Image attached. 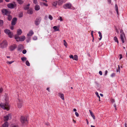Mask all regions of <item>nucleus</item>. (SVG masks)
Masks as SVG:
<instances>
[{
	"instance_id": "1",
	"label": "nucleus",
	"mask_w": 127,
	"mask_h": 127,
	"mask_svg": "<svg viewBox=\"0 0 127 127\" xmlns=\"http://www.w3.org/2000/svg\"><path fill=\"white\" fill-rule=\"evenodd\" d=\"M8 99V97H7L5 99L6 101L5 103L2 102L0 103V107L6 110L7 111L9 110L10 108V105L7 102Z\"/></svg>"
},
{
	"instance_id": "2",
	"label": "nucleus",
	"mask_w": 127,
	"mask_h": 127,
	"mask_svg": "<svg viewBox=\"0 0 127 127\" xmlns=\"http://www.w3.org/2000/svg\"><path fill=\"white\" fill-rule=\"evenodd\" d=\"M14 37L15 39L17 42L19 41H23L26 38L25 36L24 35L19 37V36L17 35H14Z\"/></svg>"
},
{
	"instance_id": "3",
	"label": "nucleus",
	"mask_w": 127,
	"mask_h": 127,
	"mask_svg": "<svg viewBox=\"0 0 127 127\" xmlns=\"http://www.w3.org/2000/svg\"><path fill=\"white\" fill-rule=\"evenodd\" d=\"M7 46V42L6 40L3 41L0 43V47L2 49H3L6 47Z\"/></svg>"
},
{
	"instance_id": "4",
	"label": "nucleus",
	"mask_w": 127,
	"mask_h": 127,
	"mask_svg": "<svg viewBox=\"0 0 127 127\" xmlns=\"http://www.w3.org/2000/svg\"><path fill=\"white\" fill-rule=\"evenodd\" d=\"M4 32L8 35L9 37L11 38L13 36V33L11 32L10 30L7 29H6L4 30Z\"/></svg>"
},
{
	"instance_id": "5",
	"label": "nucleus",
	"mask_w": 127,
	"mask_h": 127,
	"mask_svg": "<svg viewBox=\"0 0 127 127\" xmlns=\"http://www.w3.org/2000/svg\"><path fill=\"white\" fill-rule=\"evenodd\" d=\"M23 101L22 99H18L17 106L18 108H21L23 106Z\"/></svg>"
},
{
	"instance_id": "6",
	"label": "nucleus",
	"mask_w": 127,
	"mask_h": 127,
	"mask_svg": "<svg viewBox=\"0 0 127 127\" xmlns=\"http://www.w3.org/2000/svg\"><path fill=\"white\" fill-rule=\"evenodd\" d=\"M27 120L26 117L22 116L20 118V121L23 124L26 123L27 122Z\"/></svg>"
},
{
	"instance_id": "7",
	"label": "nucleus",
	"mask_w": 127,
	"mask_h": 127,
	"mask_svg": "<svg viewBox=\"0 0 127 127\" xmlns=\"http://www.w3.org/2000/svg\"><path fill=\"white\" fill-rule=\"evenodd\" d=\"M16 4L15 2H14L13 3H10L8 4L7 6L9 8L12 9L14 7L16 6Z\"/></svg>"
},
{
	"instance_id": "8",
	"label": "nucleus",
	"mask_w": 127,
	"mask_h": 127,
	"mask_svg": "<svg viewBox=\"0 0 127 127\" xmlns=\"http://www.w3.org/2000/svg\"><path fill=\"white\" fill-rule=\"evenodd\" d=\"M71 6V4L70 3H68L64 4L63 7L64 9H70Z\"/></svg>"
},
{
	"instance_id": "9",
	"label": "nucleus",
	"mask_w": 127,
	"mask_h": 127,
	"mask_svg": "<svg viewBox=\"0 0 127 127\" xmlns=\"http://www.w3.org/2000/svg\"><path fill=\"white\" fill-rule=\"evenodd\" d=\"M2 12L3 15H8L10 13V12L8 11L7 9H3L1 10Z\"/></svg>"
},
{
	"instance_id": "10",
	"label": "nucleus",
	"mask_w": 127,
	"mask_h": 127,
	"mask_svg": "<svg viewBox=\"0 0 127 127\" xmlns=\"http://www.w3.org/2000/svg\"><path fill=\"white\" fill-rule=\"evenodd\" d=\"M11 118V116L10 114H8L7 115L5 116L4 117V120L7 121L8 120H10Z\"/></svg>"
},
{
	"instance_id": "11",
	"label": "nucleus",
	"mask_w": 127,
	"mask_h": 127,
	"mask_svg": "<svg viewBox=\"0 0 127 127\" xmlns=\"http://www.w3.org/2000/svg\"><path fill=\"white\" fill-rule=\"evenodd\" d=\"M41 21V18L40 17L37 18L35 21V24L36 25H38L40 24Z\"/></svg>"
},
{
	"instance_id": "12",
	"label": "nucleus",
	"mask_w": 127,
	"mask_h": 127,
	"mask_svg": "<svg viewBox=\"0 0 127 127\" xmlns=\"http://www.w3.org/2000/svg\"><path fill=\"white\" fill-rule=\"evenodd\" d=\"M125 38V35L124 33H122L120 35V38L123 43L124 42V40Z\"/></svg>"
},
{
	"instance_id": "13",
	"label": "nucleus",
	"mask_w": 127,
	"mask_h": 127,
	"mask_svg": "<svg viewBox=\"0 0 127 127\" xmlns=\"http://www.w3.org/2000/svg\"><path fill=\"white\" fill-rule=\"evenodd\" d=\"M17 46L15 45L10 46L9 48L10 50L11 51H13L16 48Z\"/></svg>"
},
{
	"instance_id": "14",
	"label": "nucleus",
	"mask_w": 127,
	"mask_h": 127,
	"mask_svg": "<svg viewBox=\"0 0 127 127\" xmlns=\"http://www.w3.org/2000/svg\"><path fill=\"white\" fill-rule=\"evenodd\" d=\"M17 20V18H14L12 19L11 22L12 25H14L16 24Z\"/></svg>"
},
{
	"instance_id": "15",
	"label": "nucleus",
	"mask_w": 127,
	"mask_h": 127,
	"mask_svg": "<svg viewBox=\"0 0 127 127\" xmlns=\"http://www.w3.org/2000/svg\"><path fill=\"white\" fill-rule=\"evenodd\" d=\"M34 34V32L32 30H31L27 34V35L28 36H31L33 35Z\"/></svg>"
},
{
	"instance_id": "16",
	"label": "nucleus",
	"mask_w": 127,
	"mask_h": 127,
	"mask_svg": "<svg viewBox=\"0 0 127 127\" xmlns=\"http://www.w3.org/2000/svg\"><path fill=\"white\" fill-rule=\"evenodd\" d=\"M22 30L20 29H18L17 31V35L19 36L22 33Z\"/></svg>"
},
{
	"instance_id": "17",
	"label": "nucleus",
	"mask_w": 127,
	"mask_h": 127,
	"mask_svg": "<svg viewBox=\"0 0 127 127\" xmlns=\"http://www.w3.org/2000/svg\"><path fill=\"white\" fill-rule=\"evenodd\" d=\"M8 127V123L7 121H6L2 125V126L1 127Z\"/></svg>"
},
{
	"instance_id": "18",
	"label": "nucleus",
	"mask_w": 127,
	"mask_h": 127,
	"mask_svg": "<svg viewBox=\"0 0 127 127\" xmlns=\"http://www.w3.org/2000/svg\"><path fill=\"white\" fill-rule=\"evenodd\" d=\"M59 95L60 97L63 100H64V95L62 94L59 93L58 94Z\"/></svg>"
},
{
	"instance_id": "19",
	"label": "nucleus",
	"mask_w": 127,
	"mask_h": 127,
	"mask_svg": "<svg viewBox=\"0 0 127 127\" xmlns=\"http://www.w3.org/2000/svg\"><path fill=\"white\" fill-rule=\"evenodd\" d=\"M35 9L36 10L38 11L40 9V7L39 5L37 4H36L35 7Z\"/></svg>"
},
{
	"instance_id": "20",
	"label": "nucleus",
	"mask_w": 127,
	"mask_h": 127,
	"mask_svg": "<svg viewBox=\"0 0 127 127\" xmlns=\"http://www.w3.org/2000/svg\"><path fill=\"white\" fill-rule=\"evenodd\" d=\"M64 2V0H59L58 4L59 5H62Z\"/></svg>"
},
{
	"instance_id": "21",
	"label": "nucleus",
	"mask_w": 127,
	"mask_h": 127,
	"mask_svg": "<svg viewBox=\"0 0 127 127\" xmlns=\"http://www.w3.org/2000/svg\"><path fill=\"white\" fill-rule=\"evenodd\" d=\"M53 28L55 31H59V28L57 26H55L53 27Z\"/></svg>"
},
{
	"instance_id": "22",
	"label": "nucleus",
	"mask_w": 127,
	"mask_h": 127,
	"mask_svg": "<svg viewBox=\"0 0 127 127\" xmlns=\"http://www.w3.org/2000/svg\"><path fill=\"white\" fill-rule=\"evenodd\" d=\"M33 12V10L32 9H29L27 12L28 13L30 14H32Z\"/></svg>"
},
{
	"instance_id": "23",
	"label": "nucleus",
	"mask_w": 127,
	"mask_h": 127,
	"mask_svg": "<svg viewBox=\"0 0 127 127\" xmlns=\"http://www.w3.org/2000/svg\"><path fill=\"white\" fill-rule=\"evenodd\" d=\"M91 116L93 118L94 120L95 119V117L94 115L93 114V113L90 110H89Z\"/></svg>"
},
{
	"instance_id": "24",
	"label": "nucleus",
	"mask_w": 127,
	"mask_h": 127,
	"mask_svg": "<svg viewBox=\"0 0 127 127\" xmlns=\"http://www.w3.org/2000/svg\"><path fill=\"white\" fill-rule=\"evenodd\" d=\"M115 10L118 14V8L117 5V4H115Z\"/></svg>"
},
{
	"instance_id": "25",
	"label": "nucleus",
	"mask_w": 127,
	"mask_h": 127,
	"mask_svg": "<svg viewBox=\"0 0 127 127\" xmlns=\"http://www.w3.org/2000/svg\"><path fill=\"white\" fill-rule=\"evenodd\" d=\"M18 3L21 4L24 3V1L23 0H17Z\"/></svg>"
},
{
	"instance_id": "26",
	"label": "nucleus",
	"mask_w": 127,
	"mask_h": 127,
	"mask_svg": "<svg viewBox=\"0 0 127 127\" xmlns=\"http://www.w3.org/2000/svg\"><path fill=\"white\" fill-rule=\"evenodd\" d=\"M73 60L77 61L78 60V56L76 55H75L73 57Z\"/></svg>"
},
{
	"instance_id": "27",
	"label": "nucleus",
	"mask_w": 127,
	"mask_h": 127,
	"mask_svg": "<svg viewBox=\"0 0 127 127\" xmlns=\"http://www.w3.org/2000/svg\"><path fill=\"white\" fill-rule=\"evenodd\" d=\"M21 59L22 61L24 62L26 60L27 58L25 57H23L21 58Z\"/></svg>"
},
{
	"instance_id": "28",
	"label": "nucleus",
	"mask_w": 127,
	"mask_h": 127,
	"mask_svg": "<svg viewBox=\"0 0 127 127\" xmlns=\"http://www.w3.org/2000/svg\"><path fill=\"white\" fill-rule=\"evenodd\" d=\"M98 33L99 34V36L100 37V38H99V40H100L102 38V35L101 34V33L100 32H99Z\"/></svg>"
},
{
	"instance_id": "29",
	"label": "nucleus",
	"mask_w": 127,
	"mask_h": 127,
	"mask_svg": "<svg viewBox=\"0 0 127 127\" xmlns=\"http://www.w3.org/2000/svg\"><path fill=\"white\" fill-rule=\"evenodd\" d=\"M11 127H18L17 125L15 124H11L10 125Z\"/></svg>"
},
{
	"instance_id": "30",
	"label": "nucleus",
	"mask_w": 127,
	"mask_h": 127,
	"mask_svg": "<svg viewBox=\"0 0 127 127\" xmlns=\"http://www.w3.org/2000/svg\"><path fill=\"white\" fill-rule=\"evenodd\" d=\"M114 40L116 42H117L118 43L119 42L117 37L116 36L114 37Z\"/></svg>"
},
{
	"instance_id": "31",
	"label": "nucleus",
	"mask_w": 127,
	"mask_h": 127,
	"mask_svg": "<svg viewBox=\"0 0 127 127\" xmlns=\"http://www.w3.org/2000/svg\"><path fill=\"white\" fill-rule=\"evenodd\" d=\"M30 5V4H29L27 5L25 7L24 9L26 10H27L29 9Z\"/></svg>"
},
{
	"instance_id": "32",
	"label": "nucleus",
	"mask_w": 127,
	"mask_h": 127,
	"mask_svg": "<svg viewBox=\"0 0 127 127\" xmlns=\"http://www.w3.org/2000/svg\"><path fill=\"white\" fill-rule=\"evenodd\" d=\"M64 45L66 47H67V42H66L65 40H64Z\"/></svg>"
},
{
	"instance_id": "33",
	"label": "nucleus",
	"mask_w": 127,
	"mask_h": 127,
	"mask_svg": "<svg viewBox=\"0 0 127 127\" xmlns=\"http://www.w3.org/2000/svg\"><path fill=\"white\" fill-rule=\"evenodd\" d=\"M26 64L28 66H29L30 65V64L28 61H26Z\"/></svg>"
},
{
	"instance_id": "34",
	"label": "nucleus",
	"mask_w": 127,
	"mask_h": 127,
	"mask_svg": "<svg viewBox=\"0 0 127 127\" xmlns=\"http://www.w3.org/2000/svg\"><path fill=\"white\" fill-rule=\"evenodd\" d=\"M14 62V61H7L6 62V63L8 64H11L12 63Z\"/></svg>"
},
{
	"instance_id": "35",
	"label": "nucleus",
	"mask_w": 127,
	"mask_h": 127,
	"mask_svg": "<svg viewBox=\"0 0 127 127\" xmlns=\"http://www.w3.org/2000/svg\"><path fill=\"white\" fill-rule=\"evenodd\" d=\"M57 3V1H55L53 2V5L55 7H56Z\"/></svg>"
},
{
	"instance_id": "36",
	"label": "nucleus",
	"mask_w": 127,
	"mask_h": 127,
	"mask_svg": "<svg viewBox=\"0 0 127 127\" xmlns=\"http://www.w3.org/2000/svg\"><path fill=\"white\" fill-rule=\"evenodd\" d=\"M8 15V19L10 21L11 20L12 18V17L10 15Z\"/></svg>"
},
{
	"instance_id": "37",
	"label": "nucleus",
	"mask_w": 127,
	"mask_h": 127,
	"mask_svg": "<svg viewBox=\"0 0 127 127\" xmlns=\"http://www.w3.org/2000/svg\"><path fill=\"white\" fill-rule=\"evenodd\" d=\"M3 20H0V26H2L3 24Z\"/></svg>"
},
{
	"instance_id": "38",
	"label": "nucleus",
	"mask_w": 127,
	"mask_h": 127,
	"mask_svg": "<svg viewBox=\"0 0 127 127\" xmlns=\"http://www.w3.org/2000/svg\"><path fill=\"white\" fill-rule=\"evenodd\" d=\"M58 20H60L61 21H63V20L62 19V17L60 16L59 17Z\"/></svg>"
},
{
	"instance_id": "39",
	"label": "nucleus",
	"mask_w": 127,
	"mask_h": 127,
	"mask_svg": "<svg viewBox=\"0 0 127 127\" xmlns=\"http://www.w3.org/2000/svg\"><path fill=\"white\" fill-rule=\"evenodd\" d=\"M48 18H49L51 20H53V17H52V16L50 15H49V16H48Z\"/></svg>"
},
{
	"instance_id": "40",
	"label": "nucleus",
	"mask_w": 127,
	"mask_h": 127,
	"mask_svg": "<svg viewBox=\"0 0 127 127\" xmlns=\"http://www.w3.org/2000/svg\"><path fill=\"white\" fill-rule=\"evenodd\" d=\"M95 94L97 96V97H98L99 98V99H100V97L98 95V93L97 92H95Z\"/></svg>"
},
{
	"instance_id": "41",
	"label": "nucleus",
	"mask_w": 127,
	"mask_h": 127,
	"mask_svg": "<svg viewBox=\"0 0 127 127\" xmlns=\"http://www.w3.org/2000/svg\"><path fill=\"white\" fill-rule=\"evenodd\" d=\"M33 39L34 40H36L37 39V37L36 36H34L33 37Z\"/></svg>"
},
{
	"instance_id": "42",
	"label": "nucleus",
	"mask_w": 127,
	"mask_h": 127,
	"mask_svg": "<svg viewBox=\"0 0 127 127\" xmlns=\"http://www.w3.org/2000/svg\"><path fill=\"white\" fill-rule=\"evenodd\" d=\"M115 73H113L111 75V76L112 77H113L115 76Z\"/></svg>"
},
{
	"instance_id": "43",
	"label": "nucleus",
	"mask_w": 127,
	"mask_h": 127,
	"mask_svg": "<svg viewBox=\"0 0 127 127\" xmlns=\"http://www.w3.org/2000/svg\"><path fill=\"white\" fill-rule=\"evenodd\" d=\"M33 3L35 4H37V0H33Z\"/></svg>"
},
{
	"instance_id": "44",
	"label": "nucleus",
	"mask_w": 127,
	"mask_h": 127,
	"mask_svg": "<svg viewBox=\"0 0 127 127\" xmlns=\"http://www.w3.org/2000/svg\"><path fill=\"white\" fill-rule=\"evenodd\" d=\"M26 50L25 49L23 50L22 52L24 54H25L26 53Z\"/></svg>"
},
{
	"instance_id": "45",
	"label": "nucleus",
	"mask_w": 127,
	"mask_h": 127,
	"mask_svg": "<svg viewBox=\"0 0 127 127\" xmlns=\"http://www.w3.org/2000/svg\"><path fill=\"white\" fill-rule=\"evenodd\" d=\"M75 115L77 117H78L79 116V114L78 113L76 112L75 113Z\"/></svg>"
},
{
	"instance_id": "46",
	"label": "nucleus",
	"mask_w": 127,
	"mask_h": 127,
	"mask_svg": "<svg viewBox=\"0 0 127 127\" xmlns=\"http://www.w3.org/2000/svg\"><path fill=\"white\" fill-rule=\"evenodd\" d=\"M119 56H120V58H119V59L120 60L121 59H122L123 58V56H122V55L121 54H120L119 55Z\"/></svg>"
},
{
	"instance_id": "47",
	"label": "nucleus",
	"mask_w": 127,
	"mask_h": 127,
	"mask_svg": "<svg viewBox=\"0 0 127 127\" xmlns=\"http://www.w3.org/2000/svg\"><path fill=\"white\" fill-rule=\"evenodd\" d=\"M107 73H108L107 71V70H105V76L106 75H107Z\"/></svg>"
},
{
	"instance_id": "48",
	"label": "nucleus",
	"mask_w": 127,
	"mask_h": 127,
	"mask_svg": "<svg viewBox=\"0 0 127 127\" xmlns=\"http://www.w3.org/2000/svg\"><path fill=\"white\" fill-rule=\"evenodd\" d=\"M42 3L44 5L46 6H48L47 4V3Z\"/></svg>"
},
{
	"instance_id": "49",
	"label": "nucleus",
	"mask_w": 127,
	"mask_h": 127,
	"mask_svg": "<svg viewBox=\"0 0 127 127\" xmlns=\"http://www.w3.org/2000/svg\"><path fill=\"white\" fill-rule=\"evenodd\" d=\"M69 57L70 58H71V59H73V55H70L69 56Z\"/></svg>"
},
{
	"instance_id": "50",
	"label": "nucleus",
	"mask_w": 127,
	"mask_h": 127,
	"mask_svg": "<svg viewBox=\"0 0 127 127\" xmlns=\"http://www.w3.org/2000/svg\"><path fill=\"white\" fill-rule=\"evenodd\" d=\"M30 40V38H28V39L27 40V42H28Z\"/></svg>"
},
{
	"instance_id": "51",
	"label": "nucleus",
	"mask_w": 127,
	"mask_h": 127,
	"mask_svg": "<svg viewBox=\"0 0 127 127\" xmlns=\"http://www.w3.org/2000/svg\"><path fill=\"white\" fill-rule=\"evenodd\" d=\"M99 74L100 75H102V72L101 71H99Z\"/></svg>"
},
{
	"instance_id": "52",
	"label": "nucleus",
	"mask_w": 127,
	"mask_h": 127,
	"mask_svg": "<svg viewBox=\"0 0 127 127\" xmlns=\"http://www.w3.org/2000/svg\"><path fill=\"white\" fill-rule=\"evenodd\" d=\"M3 91V89L2 88H0V93H1Z\"/></svg>"
},
{
	"instance_id": "53",
	"label": "nucleus",
	"mask_w": 127,
	"mask_h": 127,
	"mask_svg": "<svg viewBox=\"0 0 127 127\" xmlns=\"http://www.w3.org/2000/svg\"><path fill=\"white\" fill-rule=\"evenodd\" d=\"M23 16V15L22 13H20L19 15V17H21Z\"/></svg>"
},
{
	"instance_id": "54",
	"label": "nucleus",
	"mask_w": 127,
	"mask_h": 127,
	"mask_svg": "<svg viewBox=\"0 0 127 127\" xmlns=\"http://www.w3.org/2000/svg\"><path fill=\"white\" fill-rule=\"evenodd\" d=\"M108 1L109 4H110L111 3V0H108Z\"/></svg>"
},
{
	"instance_id": "55",
	"label": "nucleus",
	"mask_w": 127,
	"mask_h": 127,
	"mask_svg": "<svg viewBox=\"0 0 127 127\" xmlns=\"http://www.w3.org/2000/svg\"><path fill=\"white\" fill-rule=\"evenodd\" d=\"M46 89L49 92H50V91L49 90V88H47Z\"/></svg>"
},
{
	"instance_id": "56",
	"label": "nucleus",
	"mask_w": 127,
	"mask_h": 127,
	"mask_svg": "<svg viewBox=\"0 0 127 127\" xmlns=\"http://www.w3.org/2000/svg\"><path fill=\"white\" fill-rule=\"evenodd\" d=\"M86 121L87 124L88 125H89V122H88V120L87 119H86Z\"/></svg>"
},
{
	"instance_id": "57",
	"label": "nucleus",
	"mask_w": 127,
	"mask_h": 127,
	"mask_svg": "<svg viewBox=\"0 0 127 127\" xmlns=\"http://www.w3.org/2000/svg\"><path fill=\"white\" fill-rule=\"evenodd\" d=\"M118 69L119 70V71L120 72V68L119 65H118Z\"/></svg>"
},
{
	"instance_id": "58",
	"label": "nucleus",
	"mask_w": 127,
	"mask_h": 127,
	"mask_svg": "<svg viewBox=\"0 0 127 127\" xmlns=\"http://www.w3.org/2000/svg\"><path fill=\"white\" fill-rule=\"evenodd\" d=\"M120 32L121 34L122 33H124L123 32V30H121L120 31Z\"/></svg>"
},
{
	"instance_id": "59",
	"label": "nucleus",
	"mask_w": 127,
	"mask_h": 127,
	"mask_svg": "<svg viewBox=\"0 0 127 127\" xmlns=\"http://www.w3.org/2000/svg\"><path fill=\"white\" fill-rule=\"evenodd\" d=\"M45 124L46 125H47V126H48V125H49V124L48 123H45Z\"/></svg>"
},
{
	"instance_id": "60",
	"label": "nucleus",
	"mask_w": 127,
	"mask_h": 127,
	"mask_svg": "<svg viewBox=\"0 0 127 127\" xmlns=\"http://www.w3.org/2000/svg\"><path fill=\"white\" fill-rule=\"evenodd\" d=\"M111 101L113 103L114 102V100L113 99H112L111 100Z\"/></svg>"
},
{
	"instance_id": "61",
	"label": "nucleus",
	"mask_w": 127,
	"mask_h": 127,
	"mask_svg": "<svg viewBox=\"0 0 127 127\" xmlns=\"http://www.w3.org/2000/svg\"><path fill=\"white\" fill-rule=\"evenodd\" d=\"M10 29L12 30H13V27L12 26L10 27Z\"/></svg>"
},
{
	"instance_id": "62",
	"label": "nucleus",
	"mask_w": 127,
	"mask_h": 127,
	"mask_svg": "<svg viewBox=\"0 0 127 127\" xmlns=\"http://www.w3.org/2000/svg\"><path fill=\"white\" fill-rule=\"evenodd\" d=\"M93 31H92V32H91V35H92V36L93 37Z\"/></svg>"
},
{
	"instance_id": "63",
	"label": "nucleus",
	"mask_w": 127,
	"mask_h": 127,
	"mask_svg": "<svg viewBox=\"0 0 127 127\" xmlns=\"http://www.w3.org/2000/svg\"><path fill=\"white\" fill-rule=\"evenodd\" d=\"M76 110H76V109H75V108H74V109H73V111H74L75 112V111H76Z\"/></svg>"
},
{
	"instance_id": "64",
	"label": "nucleus",
	"mask_w": 127,
	"mask_h": 127,
	"mask_svg": "<svg viewBox=\"0 0 127 127\" xmlns=\"http://www.w3.org/2000/svg\"><path fill=\"white\" fill-rule=\"evenodd\" d=\"M100 95L102 97L103 96V95L102 94H100Z\"/></svg>"
}]
</instances>
